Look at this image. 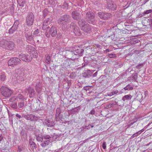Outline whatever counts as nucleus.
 Listing matches in <instances>:
<instances>
[{"label": "nucleus", "mask_w": 152, "mask_h": 152, "mask_svg": "<svg viewBox=\"0 0 152 152\" xmlns=\"http://www.w3.org/2000/svg\"><path fill=\"white\" fill-rule=\"evenodd\" d=\"M79 26L82 30L86 33H89L91 31V28L89 24H86V22L83 20H79L78 22Z\"/></svg>", "instance_id": "f257e3e1"}, {"label": "nucleus", "mask_w": 152, "mask_h": 152, "mask_svg": "<svg viewBox=\"0 0 152 152\" xmlns=\"http://www.w3.org/2000/svg\"><path fill=\"white\" fill-rule=\"evenodd\" d=\"M0 90L1 94L5 97H10L13 93L12 91L5 86H2Z\"/></svg>", "instance_id": "f03ea898"}, {"label": "nucleus", "mask_w": 152, "mask_h": 152, "mask_svg": "<svg viewBox=\"0 0 152 152\" xmlns=\"http://www.w3.org/2000/svg\"><path fill=\"white\" fill-rule=\"evenodd\" d=\"M57 33V29L55 26H52L50 28H47L45 33L46 36L48 37L50 35L52 37L55 36Z\"/></svg>", "instance_id": "7ed1b4c3"}, {"label": "nucleus", "mask_w": 152, "mask_h": 152, "mask_svg": "<svg viewBox=\"0 0 152 152\" xmlns=\"http://www.w3.org/2000/svg\"><path fill=\"white\" fill-rule=\"evenodd\" d=\"M34 20V15L33 13H28L26 18V24L28 26H30L33 24Z\"/></svg>", "instance_id": "20e7f679"}, {"label": "nucleus", "mask_w": 152, "mask_h": 152, "mask_svg": "<svg viewBox=\"0 0 152 152\" xmlns=\"http://www.w3.org/2000/svg\"><path fill=\"white\" fill-rule=\"evenodd\" d=\"M26 49L28 52L32 55L33 57L37 58V53L35 48L31 45H28L26 47Z\"/></svg>", "instance_id": "39448f33"}, {"label": "nucleus", "mask_w": 152, "mask_h": 152, "mask_svg": "<svg viewBox=\"0 0 152 152\" xmlns=\"http://www.w3.org/2000/svg\"><path fill=\"white\" fill-rule=\"evenodd\" d=\"M86 17L88 22L90 23L94 24V16L91 12H89L87 13Z\"/></svg>", "instance_id": "423d86ee"}, {"label": "nucleus", "mask_w": 152, "mask_h": 152, "mask_svg": "<svg viewBox=\"0 0 152 152\" xmlns=\"http://www.w3.org/2000/svg\"><path fill=\"white\" fill-rule=\"evenodd\" d=\"M19 58L17 57L11 58L8 61V64L9 66H14V65H18L19 64Z\"/></svg>", "instance_id": "0eeeda50"}, {"label": "nucleus", "mask_w": 152, "mask_h": 152, "mask_svg": "<svg viewBox=\"0 0 152 152\" xmlns=\"http://www.w3.org/2000/svg\"><path fill=\"white\" fill-rule=\"evenodd\" d=\"M69 17L68 15H65L60 18L58 20V23L64 25V27H65V25L67 24Z\"/></svg>", "instance_id": "6e6552de"}, {"label": "nucleus", "mask_w": 152, "mask_h": 152, "mask_svg": "<svg viewBox=\"0 0 152 152\" xmlns=\"http://www.w3.org/2000/svg\"><path fill=\"white\" fill-rule=\"evenodd\" d=\"M32 56H29L27 54H22L20 55V58L24 61L26 62H29L32 60Z\"/></svg>", "instance_id": "1a4fd4ad"}, {"label": "nucleus", "mask_w": 152, "mask_h": 152, "mask_svg": "<svg viewBox=\"0 0 152 152\" xmlns=\"http://www.w3.org/2000/svg\"><path fill=\"white\" fill-rule=\"evenodd\" d=\"M19 24V22L18 20H17L15 22L9 30V33L10 34H13L17 30Z\"/></svg>", "instance_id": "9d476101"}, {"label": "nucleus", "mask_w": 152, "mask_h": 152, "mask_svg": "<svg viewBox=\"0 0 152 152\" xmlns=\"http://www.w3.org/2000/svg\"><path fill=\"white\" fill-rule=\"evenodd\" d=\"M51 20L49 18H47L44 20L42 26L43 30H45L49 27L48 26L50 24Z\"/></svg>", "instance_id": "9b49d317"}, {"label": "nucleus", "mask_w": 152, "mask_h": 152, "mask_svg": "<svg viewBox=\"0 0 152 152\" xmlns=\"http://www.w3.org/2000/svg\"><path fill=\"white\" fill-rule=\"evenodd\" d=\"M15 44L13 42L8 41L6 45L5 49L11 50L14 49Z\"/></svg>", "instance_id": "f8f14e48"}, {"label": "nucleus", "mask_w": 152, "mask_h": 152, "mask_svg": "<svg viewBox=\"0 0 152 152\" xmlns=\"http://www.w3.org/2000/svg\"><path fill=\"white\" fill-rule=\"evenodd\" d=\"M24 118L27 120L30 121H36L38 119V118L32 114H29L26 115Z\"/></svg>", "instance_id": "ddd939ff"}, {"label": "nucleus", "mask_w": 152, "mask_h": 152, "mask_svg": "<svg viewBox=\"0 0 152 152\" xmlns=\"http://www.w3.org/2000/svg\"><path fill=\"white\" fill-rule=\"evenodd\" d=\"M35 134L37 140L38 141H42L43 140V138L40 131L38 130H37L35 132Z\"/></svg>", "instance_id": "4468645a"}, {"label": "nucleus", "mask_w": 152, "mask_h": 152, "mask_svg": "<svg viewBox=\"0 0 152 152\" xmlns=\"http://www.w3.org/2000/svg\"><path fill=\"white\" fill-rule=\"evenodd\" d=\"M45 123L49 127L53 126L55 125V123L51 118L45 120Z\"/></svg>", "instance_id": "2eb2a0df"}, {"label": "nucleus", "mask_w": 152, "mask_h": 152, "mask_svg": "<svg viewBox=\"0 0 152 152\" xmlns=\"http://www.w3.org/2000/svg\"><path fill=\"white\" fill-rule=\"evenodd\" d=\"M8 41L3 39L0 41V46L5 49V48Z\"/></svg>", "instance_id": "dca6fc26"}, {"label": "nucleus", "mask_w": 152, "mask_h": 152, "mask_svg": "<svg viewBox=\"0 0 152 152\" xmlns=\"http://www.w3.org/2000/svg\"><path fill=\"white\" fill-rule=\"evenodd\" d=\"M72 16L74 19L76 20L80 18V15L77 11H75L72 12Z\"/></svg>", "instance_id": "f3484780"}, {"label": "nucleus", "mask_w": 152, "mask_h": 152, "mask_svg": "<svg viewBox=\"0 0 152 152\" xmlns=\"http://www.w3.org/2000/svg\"><path fill=\"white\" fill-rule=\"evenodd\" d=\"M107 7L109 9H111L113 10H115L116 8V5L112 2L110 4H108Z\"/></svg>", "instance_id": "a211bd4d"}, {"label": "nucleus", "mask_w": 152, "mask_h": 152, "mask_svg": "<svg viewBox=\"0 0 152 152\" xmlns=\"http://www.w3.org/2000/svg\"><path fill=\"white\" fill-rule=\"evenodd\" d=\"M29 143L31 149L33 150L35 149L36 146L35 143L34 142L32 139H30L29 140Z\"/></svg>", "instance_id": "6ab92c4d"}, {"label": "nucleus", "mask_w": 152, "mask_h": 152, "mask_svg": "<svg viewBox=\"0 0 152 152\" xmlns=\"http://www.w3.org/2000/svg\"><path fill=\"white\" fill-rule=\"evenodd\" d=\"M84 51V50L82 49H77V50L74 52V53L75 54L81 56L83 54Z\"/></svg>", "instance_id": "aec40b11"}, {"label": "nucleus", "mask_w": 152, "mask_h": 152, "mask_svg": "<svg viewBox=\"0 0 152 152\" xmlns=\"http://www.w3.org/2000/svg\"><path fill=\"white\" fill-rule=\"evenodd\" d=\"M28 91L29 94H30L29 96L30 98L33 96L35 94L33 88L31 87H29L28 89Z\"/></svg>", "instance_id": "412c9836"}, {"label": "nucleus", "mask_w": 152, "mask_h": 152, "mask_svg": "<svg viewBox=\"0 0 152 152\" xmlns=\"http://www.w3.org/2000/svg\"><path fill=\"white\" fill-rule=\"evenodd\" d=\"M104 16H100L101 18L104 20L107 19L111 16V15L109 13H104Z\"/></svg>", "instance_id": "4be33fe9"}, {"label": "nucleus", "mask_w": 152, "mask_h": 152, "mask_svg": "<svg viewBox=\"0 0 152 152\" xmlns=\"http://www.w3.org/2000/svg\"><path fill=\"white\" fill-rule=\"evenodd\" d=\"M132 97V96L130 94L126 95L123 97L122 100L123 101H125V100H129L131 99Z\"/></svg>", "instance_id": "5701e85b"}, {"label": "nucleus", "mask_w": 152, "mask_h": 152, "mask_svg": "<svg viewBox=\"0 0 152 152\" xmlns=\"http://www.w3.org/2000/svg\"><path fill=\"white\" fill-rule=\"evenodd\" d=\"M0 80L2 81H4L6 78V75L5 72H1L0 73Z\"/></svg>", "instance_id": "b1692460"}, {"label": "nucleus", "mask_w": 152, "mask_h": 152, "mask_svg": "<svg viewBox=\"0 0 152 152\" xmlns=\"http://www.w3.org/2000/svg\"><path fill=\"white\" fill-rule=\"evenodd\" d=\"M145 22L144 23H146V22H148V24H146V26L149 25L151 27L152 26V20L151 19H147L145 21Z\"/></svg>", "instance_id": "393cba45"}, {"label": "nucleus", "mask_w": 152, "mask_h": 152, "mask_svg": "<svg viewBox=\"0 0 152 152\" xmlns=\"http://www.w3.org/2000/svg\"><path fill=\"white\" fill-rule=\"evenodd\" d=\"M50 140H48L45 141L44 142L41 144V145L43 147H45L46 145L49 144V143L50 142Z\"/></svg>", "instance_id": "a878e982"}, {"label": "nucleus", "mask_w": 152, "mask_h": 152, "mask_svg": "<svg viewBox=\"0 0 152 152\" xmlns=\"http://www.w3.org/2000/svg\"><path fill=\"white\" fill-rule=\"evenodd\" d=\"M125 90L130 91L133 90V87L129 84H128L124 88Z\"/></svg>", "instance_id": "bb28decb"}, {"label": "nucleus", "mask_w": 152, "mask_h": 152, "mask_svg": "<svg viewBox=\"0 0 152 152\" xmlns=\"http://www.w3.org/2000/svg\"><path fill=\"white\" fill-rule=\"evenodd\" d=\"M51 61V58L50 56L48 55H46V60H45V62L47 64H49Z\"/></svg>", "instance_id": "cd10ccee"}, {"label": "nucleus", "mask_w": 152, "mask_h": 152, "mask_svg": "<svg viewBox=\"0 0 152 152\" xmlns=\"http://www.w3.org/2000/svg\"><path fill=\"white\" fill-rule=\"evenodd\" d=\"M61 110L59 108H58L56 109V119L57 118V117H58L60 114L61 113Z\"/></svg>", "instance_id": "c85d7f7f"}, {"label": "nucleus", "mask_w": 152, "mask_h": 152, "mask_svg": "<svg viewBox=\"0 0 152 152\" xmlns=\"http://www.w3.org/2000/svg\"><path fill=\"white\" fill-rule=\"evenodd\" d=\"M138 77L137 75V74H135L133 75L131 77V79L133 81H135L137 79Z\"/></svg>", "instance_id": "c756f323"}, {"label": "nucleus", "mask_w": 152, "mask_h": 152, "mask_svg": "<svg viewBox=\"0 0 152 152\" xmlns=\"http://www.w3.org/2000/svg\"><path fill=\"white\" fill-rule=\"evenodd\" d=\"M26 36L27 39L28 41H31L33 39V37L30 34L29 35L26 34Z\"/></svg>", "instance_id": "7c9ffc66"}, {"label": "nucleus", "mask_w": 152, "mask_h": 152, "mask_svg": "<svg viewBox=\"0 0 152 152\" xmlns=\"http://www.w3.org/2000/svg\"><path fill=\"white\" fill-rule=\"evenodd\" d=\"M39 32V30L38 29L36 30L34 32L33 34L34 36H36L38 34Z\"/></svg>", "instance_id": "2f4dec72"}, {"label": "nucleus", "mask_w": 152, "mask_h": 152, "mask_svg": "<svg viewBox=\"0 0 152 152\" xmlns=\"http://www.w3.org/2000/svg\"><path fill=\"white\" fill-rule=\"evenodd\" d=\"M18 69L17 70H16V72L15 74V77H16V79L18 80L19 77L18 76Z\"/></svg>", "instance_id": "473e14b6"}, {"label": "nucleus", "mask_w": 152, "mask_h": 152, "mask_svg": "<svg viewBox=\"0 0 152 152\" xmlns=\"http://www.w3.org/2000/svg\"><path fill=\"white\" fill-rule=\"evenodd\" d=\"M48 11L46 9H45L43 12V16L44 17H45L47 14L48 13Z\"/></svg>", "instance_id": "72a5a7b5"}, {"label": "nucleus", "mask_w": 152, "mask_h": 152, "mask_svg": "<svg viewBox=\"0 0 152 152\" xmlns=\"http://www.w3.org/2000/svg\"><path fill=\"white\" fill-rule=\"evenodd\" d=\"M108 56L110 58H114L115 57V55L114 54L111 53L109 54Z\"/></svg>", "instance_id": "f704fd0d"}, {"label": "nucleus", "mask_w": 152, "mask_h": 152, "mask_svg": "<svg viewBox=\"0 0 152 152\" xmlns=\"http://www.w3.org/2000/svg\"><path fill=\"white\" fill-rule=\"evenodd\" d=\"M50 137L48 135H45L44 136L43 138L45 139H48L50 138Z\"/></svg>", "instance_id": "c9c22d12"}, {"label": "nucleus", "mask_w": 152, "mask_h": 152, "mask_svg": "<svg viewBox=\"0 0 152 152\" xmlns=\"http://www.w3.org/2000/svg\"><path fill=\"white\" fill-rule=\"evenodd\" d=\"M98 15L101 18L100 16H104V13L99 12L98 13Z\"/></svg>", "instance_id": "e433bc0d"}, {"label": "nucleus", "mask_w": 152, "mask_h": 152, "mask_svg": "<svg viewBox=\"0 0 152 152\" xmlns=\"http://www.w3.org/2000/svg\"><path fill=\"white\" fill-rule=\"evenodd\" d=\"M151 12H152V10H146L145 12V13L146 14H148Z\"/></svg>", "instance_id": "4c0bfd02"}, {"label": "nucleus", "mask_w": 152, "mask_h": 152, "mask_svg": "<svg viewBox=\"0 0 152 152\" xmlns=\"http://www.w3.org/2000/svg\"><path fill=\"white\" fill-rule=\"evenodd\" d=\"M114 94V92H112L110 93H107V95L109 96H111Z\"/></svg>", "instance_id": "58836bf2"}, {"label": "nucleus", "mask_w": 152, "mask_h": 152, "mask_svg": "<svg viewBox=\"0 0 152 152\" xmlns=\"http://www.w3.org/2000/svg\"><path fill=\"white\" fill-rule=\"evenodd\" d=\"M102 147L104 149H105L106 148V145L105 142H104L102 143Z\"/></svg>", "instance_id": "ea45409f"}, {"label": "nucleus", "mask_w": 152, "mask_h": 152, "mask_svg": "<svg viewBox=\"0 0 152 152\" xmlns=\"http://www.w3.org/2000/svg\"><path fill=\"white\" fill-rule=\"evenodd\" d=\"M24 104L23 102H20V107H22L24 105Z\"/></svg>", "instance_id": "a19ab883"}, {"label": "nucleus", "mask_w": 152, "mask_h": 152, "mask_svg": "<svg viewBox=\"0 0 152 152\" xmlns=\"http://www.w3.org/2000/svg\"><path fill=\"white\" fill-rule=\"evenodd\" d=\"M25 94L20 95V99H23L24 97Z\"/></svg>", "instance_id": "79ce46f5"}, {"label": "nucleus", "mask_w": 152, "mask_h": 152, "mask_svg": "<svg viewBox=\"0 0 152 152\" xmlns=\"http://www.w3.org/2000/svg\"><path fill=\"white\" fill-rule=\"evenodd\" d=\"M25 2L24 1H22L21 3V4H20V6L23 7L24 6V5L25 4Z\"/></svg>", "instance_id": "37998d69"}, {"label": "nucleus", "mask_w": 152, "mask_h": 152, "mask_svg": "<svg viewBox=\"0 0 152 152\" xmlns=\"http://www.w3.org/2000/svg\"><path fill=\"white\" fill-rule=\"evenodd\" d=\"M95 110H91L90 112V113L91 114H94L95 113Z\"/></svg>", "instance_id": "c03bdc74"}, {"label": "nucleus", "mask_w": 152, "mask_h": 152, "mask_svg": "<svg viewBox=\"0 0 152 152\" xmlns=\"http://www.w3.org/2000/svg\"><path fill=\"white\" fill-rule=\"evenodd\" d=\"M49 2L50 4L51 5H54V3H53V2H52V0H49Z\"/></svg>", "instance_id": "a18cd8bd"}, {"label": "nucleus", "mask_w": 152, "mask_h": 152, "mask_svg": "<svg viewBox=\"0 0 152 152\" xmlns=\"http://www.w3.org/2000/svg\"><path fill=\"white\" fill-rule=\"evenodd\" d=\"M136 122V121H134L133 123H131L130 124H129V125H128L129 126H131L132 125Z\"/></svg>", "instance_id": "49530a36"}, {"label": "nucleus", "mask_w": 152, "mask_h": 152, "mask_svg": "<svg viewBox=\"0 0 152 152\" xmlns=\"http://www.w3.org/2000/svg\"><path fill=\"white\" fill-rule=\"evenodd\" d=\"M97 74V72H96L93 75V77H95L96 76Z\"/></svg>", "instance_id": "de8ad7c7"}, {"label": "nucleus", "mask_w": 152, "mask_h": 152, "mask_svg": "<svg viewBox=\"0 0 152 152\" xmlns=\"http://www.w3.org/2000/svg\"><path fill=\"white\" fill-rule=\"evenodd\" d=\"M36 90H37V91L39 93H40V91L38 89V88L37 87V86L36 87Z\"/></svg>", "instance_id": "09e8293b"}, {"label": "nucleus", "mask_w": 152, "mask_h": 152, "mask_svg": "<svg viewBox=\"0 0 152 152\" xmlns=\"http://www.w3.org/2000/svg\"><path fill=\"white\" fill-rule=\"evenodd\" d=\"M137 136H138V135L136 134V133H134L132 135V137H134Z\"/></svg>", "instance_id": "8fccbe9b"}, {"label": "nucleus", "mask_w": 152, "mask_h": 152, "mask_svg": "<svg viewBox=\"0 0 152 152\" xmlns=\"http://www.w3.org/2000/svg\"><path fill=\"white\" fill-rule=\"evenodd\" d=\"M142 133V132H141V131L140 130L138 132H136V134H137L138 135L139 134H140Z\"/></svg>", "instance_id": "3c124183"}, {"label": "nucleus", "mask_w": 152, "mask_h": 152, "mask_svg": "<svg viewBox=\"0 0 152 152\" xmlns=\"http://www.w3.org/2000/svg\"><path fill=\"white\" fill-rule=\"evenodd\" d=\"M1 142H0V149H3V148H4V147H3L2 145H1Z\"/></svg>", "instance_id": "603ef678"}, {"label": "nucleus", "mask_w": 152, "mask_h": 152, "mask_svg": "<svg viewBox=\"0 0 152 152\" xmlns=\"http://www.w3.org/2000/svg\"><path fill=\"white\" fill-rule=\"evenodd\" d=\"M114 94H116L118 93V91L117 90H116L115 91L113 92Z\"/></svg>", "instance_id": "864d4df0"}, {"label": "nucleus", "mask_w": 152, "mask_h": 152, "mask_svg": "<svg viewBox=\"0 0 152 152\" xmlns=\"http://www.w3.org/2000/svg\"><path fill=\"white\" fill-rule=\"evenodd\" d=\"M3 139V138L1 137H0V142H1V141Z\"/></svg>", "instance_id": "5fc2aeb1"}, {"label": "nucleus", "mask_w": 152, "mask_h": 152, "mask_svg": "<svg viewBox=\"0 0 152 152\" xmlns=\"http://www.w3.org/2000/svg\"><path fill=\"white\" fill-rule=\"evenodd\" d=\"M140 131H141V132H142H142H144V129H142L141 130H140Z\"/></svg>", "instance_id": "6e6d98bb"}, {"label": "nucleus", "mask_w": 152, "mask_h": 152, "mask_svg": "<svg viewBox=\"0 0 152 152\" xmlns=\"http://www.w3.org/2000/svg\"><path fill=\"white\" fill-rule=\"evenodd\" d=\"M16 116L17 117V118H19V115L18 114H17L16 115Z\"/></svg>", "instance_id": "4d7b16f0"}, {"label": "nucleus", "mask_w": 152, "mask_h": 152, "mask_svg": "<svg viewBox=\"0 0 152 152\" xmlns=\"http://www.w3.org/2000/svg\"><path fill=\"white\" fill-rule=\"evenodd\" d=\"M97 47L99 48H100V46L99 45H97Z\"/></svg>", "instance_id": "13d9d810"}, {"label": "nucleus", "mask_w": 152, "mask_h": 152, "mask_svg": "<svg viewBox=\"0 0 152 152\" xmlns=\"http://www.w3.org/2000/svg\"><path fill=\"white\" fill-rule=\"evenodd\" d=\"M107 50V52H109V50H108V49H107V50Z\"/></svg>", "instance_id": "bf43d9fd"}, {"label": "nucleus", "mask_w": 152, "mask_h": 152, "mask_svg": "<svg viewBox=\"0 0 152 152\" xmlns=\"http://www.w3.org/2000/svg\"><path fill=\"white\" fill-rule=\"evenodd\" d=\"M18 150L19 149V146H18Z\"/></svg>", "instance_id": "052dcab7"}, {"label": "nucleus", "mask_w": 152, "mask_h": 152, "mask_svg": "<svg viewBox=\"0 0 152 152\" xmlns=\"http://www.w3.org/2000/svg\"><path fill=\"white\" fill-rule=\"evenodd\" d=\"M139 95H140V96L141 95V94L140 93V94H139Z\"/></svg>", "instance_id": "680f3d73"}, {"label": "nucleus", "mask_w": 152, "mask_h": 152, "mask_svg": "<svg viewBox=\"0 0 152 152\" xmlns=\"http://www.w3.org/2000/svg\"><path fill=\"white\" fill-rule=\"evenodd\" d=\"M39 40H37V42H39Z\"/></svg>", "instance_id": "e2e57ef3"}, {"label": "nucleus", "mask_w": 152, "mask_h": 152, "mask_svg": "<svg viewBox=\"0 0 152 152\" xmlns=\"http://www.w3.org/2000/svg\"><path fill=\"white\" fill-rule=\"evenodd\" d=\"M17 2L18 3V0H17Z\"/></svg>", "instance_id": "0e129e2a"}, {"label": "nucleus", "mask_w": 152, "mask_h": 152, "mask_svg": "<svg viewBox=\"0 0 152 152\" xmlns=\"http://www.w3.org/2000/svg\"><path fill=\"white\" fill-rule=\"evenodd\" d=\"M91 127H93V126H91Z\"/></svg>", "instance_id": "69168bd1"}, {"label": "nucleus", "mask_w": 152, "mask_h": 152, "mask_svg": "<svg viewBox=\"0 0 152 152\" xmlns=\"http://www.w3.org/2000/svg\"><path fill=\"white\" fill-rule=\"evenodd\" d=\"M148 0H146V1H148Z\"/></svg>", "instance_id": "338daca9"}, {"label": "nucleus", "mask_w": 152, "mask_h": 152, "mask_svg": "<svg viewBox=\"0 0 152 152\" xmlns=\"http://www.w3.org/2000/svg\"><path fill=\"white\" fill-rule=\"evenodd\" d=\"M0 130H1V129L0 128Z\"/></svg>", "instance_id": "774afa93"}]
</instances>
